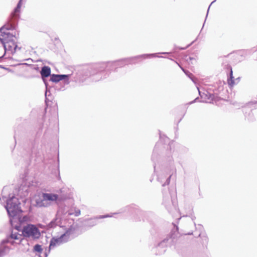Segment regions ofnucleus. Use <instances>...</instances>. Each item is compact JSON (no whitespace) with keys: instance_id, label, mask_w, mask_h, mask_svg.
Masks as SVG:
<instances>
[{"instance_id":"1","label":"nucleus","mask_w":257,"mask_h":257,"mask_svg":"<svg viewBox=\"0 0 257 257\" xmlns=\"http://www.w3.org/2000/svg\"><path fill=\"white\" fill-rule=\"evenodd\" d=\"M160 142L156 143L152 156V161L153 162L154 172L157 175V180L162 184V187H165L169 185L170 179L174 173L176 174V169L174 164H171L169 168L164 167L161 166L159 161V151L161 144L169 142V138L165 135H162L159 131Z\"/></svg>"},{"instance_id":"2","label":"nucleus","mask_w":257,"mask_h":257,"mask_svg":"<svg viewBox=\"0 0 257 257\" xmlns=\"http://www.w3.org/2000/svg\"><path fill=\"white\" fill-rule=\"evenodd\" d=\"M114 61L101 62L93 64L84 71L86 77H91L92 81H98L108 77L111 71L117 70Z\"/></svg>"},{"instance_id":"3","label":"nucleus","mask_w":257,"mask_h":257,"mask_svg":"<svg viewBox=\"0 0 257 257\" xmlns=\"http://www.w3.org/2000/svg\"><path fill=\"white\" fill-rule=\"evenodd\" d=\"M21 203L18 198L14 195H9L6 200V205L5 207L10 218V222L13 225V220L18 219L20 221V214L23 211L20 206Z\"/></svg>"},{"instance_id":"4","label":"nucleus","mask_w":257,"mask_h":257,"mask_svg":"<svg viewBox=\"0 0 257 257\" xmlns=\"http://www.w3.org/2000/svg\"><path fill=\"white\" fill-rule=\"evenodd\" d=\"M0 32V42L3 44L5 50V53L7 51L10 52L12 55H14L18 48V46L13 40V38H15L17 40L19 38V33L16 32L13 33H10L4 31Z\"/></svg>"},{"instance_id":"5","label":"nucleus","mask_w":257,"mask_h":257,"mask_svg":"<svg viewBox=\"0 0 257 257\" xmlns=\"http://www.w3.org/2000/svg\"><path fill=\"white\" fill-rule=\"evenodd\" d=\"M178 227L174 224V228L172 229L169 234L166 238L160 242L154 244L152 248V251L156 255H160L166 251V247L168 245L171 244L175 241L179 235Z\"/></svg>"},{"instance_id":"6","label":"nucleus","mask_w":257,"mask_h":257,"mask_svg":"<svg viewBox=\"0 0 257 257\" xmlns=\"http://www.w3.org/2000/svg\"><path fill=\"white\" fill-rule=\"evenodd\" d=\"M168 52H161L160 53H152V54H144L134 57H128L123 59H119L116 61H114V64H115L116 69L117 70L119 68H121L126 65L136 64V61L139 58L143 59H150L154 57H163L158 55L159 54H169Z\"/></svg>"},{"instance_id":"7","label":"nucleus","mask_w":257,"mask_h":257,"mask_svg":"<svg viewBox=\"0 0 257 257\" xmlns=\"http://www.w3.org/2000/svg\"><path fill=\"white\" fill-rule=\"evenodd\" d=\"M20 9L16 7L11 13L6 24L0 28V32L3 30L7 31L16 30L20 17Z\"/></svg>"},{"instance_id":"8","label":"nucleus","mask_w":257,"mask_h":257,"mask_svg":"<svg viewBox=\"0 0 257 257\" xmlns=\"http://www.w3.org/2000/svg\"><path fill=\"white\" fill-rule=\"evenodd\" d=\"M74 228L71 226L63 234L59 237H53L51 238L49 244V249L52 247H55L57 245H60L63 243H66L70 239V236L74 233Z\"/></svg>"},{"instance_id":"9","label":"nucleus","mask_w":257,"mask_h":257,"mask_svg":"<svg viewBox=\"0 0 257 257\" xmlns=\"http://www.w3.org/2000/svg\"><path fill=\"white\" fill-rule=\"evenodd\" d=\"M22 235L24 237H32L33 239H38L41 236L39 228L35 225L29 224L24 226L22 230Z\"/></svg>"},{"instance_id":"10","label":"nucleus","mask_w":257,"mask_h":257,"mask_svg":"<svg viewBox=\"0 0 257 257\" xmlns=\"http://www.w3.org/2000/svg\"><path fill=\"white\" fill-rule=\"evenodd\" d=\"M163 193V203L165 205L166 208L170 211L171 206L174 207L176 206V197L173 196L170 190H169V193L168 194L165 190V188L162 190Z\"/></svg>"},{"instance_id":"11","label":"nucleus","mask_w":257,"mask_h":257,"mask_svg":"<svg viewBox=\"0 0 257 257\" xmlns=\"http://www.w3.org/2000/svg\"><path fill=\"white\" fill-rule=\"evenodd\" d=\"M256 101H252L249 103L248 105L246 106H244L243 108V112H244V116L245 119H246L249 121H253L255 120V117L253 113L252 112L251 109L250 107L248 106L249 105L251 104H256Z\"/></svg>"},{"instance_id":"12","label":"nucleus","mask_w":257,"mask_h":257,"mask_svg":"<svg viewBox=\"0 0 257 257\" xmlns=\"http://www.w3.org/2000/svg\"><path fill=\"white\" fill-rule=\"evenodd\" d=\"M69 75L66 74H54L51 75L50 81L53 82H58L61 80H64L65 83H69Z\"/></svg>"},{"instance_id":"13","label":"nucleus","mask_w":257,"mask_h":257,"mask_svg":"<svg viewBox=\"0 0 257 257\" xmlns=\"http://www.w3.org/2000/svg\"><path fill=\"white\" fill-rule=\"evenodd\" d=\"M109 217H112V215H110L109 214H105L97 216L94 218H90L86 220V225L90 227L94 226L98 223V219H103Z\"/></svg>"},{"instance_id":"14","label":"nucleus","mask_w":257,"mask_h":257,"mask_svg":"<svg viewBox=\"0 0 257 257\" xmlns=\"http://www.w3.org/2000/svg\"><path fill=\"white\" fill-rule=\"evenodd\" d=\"M10 243L11 244H14V241H11L9 238H6L2 240L0 243V257H3L6 254L7 250L9 249L8 246L6 245V244Z\"/></svg>"},{"instance_id":"15","label":"nucleus","mask_w":257,"mask_h":257,"mask_svg":"<svg viewBox=\"0 0 257 257\" xmlns=\"http://www.w3.org/2000/svg\"><path fill=\"white\" fill-rule=\"evenodd\" d=\"M199 96H200L201 98L202 99V100L199 101L200 102H207L208 100H213L214 99V95L208 92L207 91H206L205 92H201L200 91L198 87H197Z\"/></svg>"},{"instance_id":"16","label":"nucleus","mask_w":257,"mask_h":257,"mask_svg":"<svg viewBox=\"0 0 257 257\" xmlns=\"http://www.w3.org/2000/svg\"><path fill=\"white\" fill-rule=\"evenodd\" d=\"M40 74L43 79L44 82H46L44 78L48 77L49 76L51 77V69L49 66H44L42 67L41 70L40 71Z\"/></svg>"},{"instance_id":"17","label":"nucleus","mask_w":257,"mask_h":257,"mask_svg":"<svg viewBox=\"0 0 257 257\" xmlns=\"http://www.w3.org/2000/svg\"><path fill=\"white\" fill-rule=\"evenodd\" d=\"M42 197L46 202L56 201L58 198V195L55 194L43 193Z\"/></svg>"},{"instance_id":"18","label":"nucleus","mask_w":257,"mask_h":257,"mask_svg":"<svg viewBox=\"0 0 257 257\" xmlns=\"http://www.w3.org/2000/svg\"><path fill=\"white\" fill-rule=\"evenodd\" d=\"M50 205L48 202H46L44 198L42 197V198L37 199L36 200V206L38 207H48Z\"/></svg>"},{"instance_id":"19","label":"nucleus","mask_w":257,"mask_h":257,"mask_svg":"<svg viewBox=\"0 0 257 257\" xmlns=\"http://www.w3.org/2000/svg\"><path fill=\"white\" fill-rule=\"evenodd\" d=\"M172 61H174L179 67L182 70V71L185 73V74L190 78V79L194 82L196 83V79L194 77L193 75L189 71L185 70L184 68H183L177 61H174L173 59L171 58H169Z\"/></svg>"},{"instance_id":"20","label":"nucleus","mask_w":257,"mask_h":257,"mask_svg":"<svg viewBox=\"0 0 257 257\" xmlns=\"http://www.w3.org/2000/svg\"><path fill=\"white\" fill-rule=\"evenodd\" d=\"M23 235L19 234L18 232L14 233L13 231L11 233L10 236H7V238L12 239L15 240H19V243H20L23 240V238L22 237ZM10 241V240H9Z\"/></svg>"},{"instance_id":"21","label":"nucleus","mask_w":257,"mask_h":257,"mask_svg":"<svg viewBox=\"0 0 257 257\" xmlns=\"http://www.w3.org/2000/svg\"><path fill=\"white\" fill-rule=\"evenodd\" d=\"M46 86V90L45 93V102L47 103L48 101H51L52 98L50 89L48 88V84L47 82H45Z\"/></svg>"},{"instance_id":"22","label":"nucleus","mask_w":257,"mask_h":257,"mask_svg":"<svg viewBox=\"0 0 257 257\" xmlns=\"http://www.w3.org/2000/svg\"><path fill=\"white\" fill-rule=\"evenodd\" d=\"M228 67L230 70V72H229V78L228 79V83L230 86L232 87L235 84V80H234V77L233 76V72H232V68L230 66Z\"/></svg>"},{"instance_id":"23","label":"nucleus","mask_w":257,"mask_h":257,"mask_svg":"<svg viewBox=\"0 0 257 257\" xmlns=\"http://www.w3.org/2000/svg\"><path fill=\"white\" fill-rule=\"evenodd\" d=\"M199 237H200L202 239V244L203 246H206L208 242V238L206 234H202L200 233L198 235Z\"/></svg>"},{"instance_id":"24","label":"nucleus","mask_w":257,"mask_h":257,"mask_svg":"<svg viewBox=\"0 0 257 257\" xmlns=\"http://www.w3.org/2000/svg\"><path fill=\"white\" fill-rule=\"evenodd\" d=\"M33 250L34 251L41 253L43 250V249L41 245L39 244H36L34 245Z\"/></svg>"},{"instance_id":"25","label":"nucleus","mask_w":257,"mask_h":257,"mask_svg":"<svg viewBox=\"0 0 257 257\" xmlns=\"http://www.w3.org/2000/svg\"><path fill=\"white\" fill-rule=\"evenodd\" d=\"M184 59L186 61H187L189 64H193V63L192 61H195V62L196 61L195 58L190 56H188L187 55H186L184 57Z\"/></svg>"},{"instance_id":"26","label":"nucleus","mask_w":257,"mask_h":257,"mask_svg":"<svg viewBox=\"0 0 257 257\" xmlns=\"http://www.w3.org/2000/svg\"><path fill=\"white\" fill-rule=\"evenodd\" d=\"M134 207L133 206H127L125 207L123 209H122L123 210L121 211V212H125V211H128L132 212V209H134Z\"/></svg>"},{"instance_id":"27","label":"nucleus","mask_w":257,"mask_h":257,"mask_svg":"<svg viewBox=\"0 0 257 257\" xmlns=\"http://www.w3.org/2000/svg\"><path fill=\"white\" fill-rule=\"evenodd\" d=\"M56 226V221L55 220H52L48 224L47 227L48 228H54Z\"/></svg>"},{"instance_id":"28","label":"nucleus","mask_w":257,"mask_h":257,"mask_svg":"<svg viewBox=\"0 0 257 257\" xmlns=\"http://www.w3.org/2000/svg\"><path fill=\"white\" fill-rule=\"evenodd\" d=\"M216 0H214L213 2H211V3L210 4V5H209L208 8V10H207V14H206V18H207V16H208V12H209V9H210V7L211 6V5L214 3ZM206 19H205V20L206 21ZM205 23V21H204V23Z\"/></svg>"},{"instance_id":"29","label":"nucleus","mask_w":257,"mask_h":257,"mask_svg":"<svg viewBox=\"0 0 257 257\" xmlns=\"http://www.w3.org/2000/svg\"><path fill=\"white\" fill-rule=\"evenodd\" d=\"M22 0H19L18 3L17 4V7L20 8L21 9L22 6Z\"/></svg>"},{"instance_id":"30","label":"nucleus","mask_w":257,"mask_h":257,"mask_svg":"<svg viewBox=\"0 0 257 257\" xmlns=\"http://www.w3.org/2000/svg\"><path fill=\"white\" fill-rule=\"evenodd\" d=\"M22 0H19L18 3L17 4V7L20 8L21 9L22 6Z\"/></svg>"},{"instance_id":"31","label":"nucleus","mask_w":257,"mask_h":257,"mask_svg":"<svg viewBox=\"0 0 257 257\" xmlns=\"http://www.w3.org/2000/svg\"><path fill=\"white\" fill-rule=\"evenodd\" d=\"M199 100V97H197L194 100H193V101L190 102L188 104H192V103H194V102H196L197 101H198L199 102L200 100Z\"/></svg>"},{"instance_id":"32","label":"nucleus","mask_w":257,"mask_h":257,"mask_svg":"<svg viewBox=\"0 0 257 257\" xmlns=\"http://www.w3.org/2000/svg\"><path fill=\"white\" fill-rule=\"evenodd\" d=\"M80 214V210L79 209H77V210H75V216H78Z\"/></svg>"},{"instance_id":"33","label":"nucleus","mask_w":257,"mask_h":257,"mask_svg":"<svg viewBox=\"0 0 257 257\" xmlns=\"http://www.w3.org/2000/svg\"><path fill=\"white\" fill-rule=\"evenodd\" d=\"M49 252L50 249H49L48 251H45V252L44 253V257H47Z\"/></svg>"},{"instance_id":"34","label":"nucleus","mask_w":257,"mask_h":257,"mask_svg":"<svg viewBox=\"0 0 257 257\" xmlns=\"http://www.w3.org/2000/svg\"><path fill=\"white\" fill-rule=\"evenodd\" d=\"M0 68H2V69H6V70H10L9 68H6L5 66H4L3 65H0Z\"/></svg>"},{"instance_id":"35","label":"nucleus","mask_w":257,"mask_h":257,"mask_svg":"<svg viewBox=\"0 0 257 257\" xmlns=\"http://www.w3.org/2000/svg\"><path fill=\"white\" fill-rule=\"evenodd\" d=\"M169 161L172 162L173 161V158L172 157H169Z\"/></svg>"},{"instance_id":"36","label":"nucleus","mask_w":257,"mask_h":257,"mask_svg":"<svg viewBox=\"0 0 257 257\" xmlns=\"http://www.w3.org/2000/svg\"><path fill=\"white\" fill-rule=\"evenodd\" d=\"M5 55H6V54H5V53H4V54L3 56H1V57H0V62H1V60L3 59V58L4 57V56H5Z\"/></svg>"},{"instance_id":"37","label":"nucleus","mask_w":257,"mask_h":257,"mask_svg":"<svg viewBox=\"0 0 257 257\" xmlns=\"http://www.w3.org/2000/svg\"><path fill=\"white\" fill-rule=\"evenodd\" d=\"M20 226H16L15 228H16L17 230H18V231H20Z\"/></svg>"},{"instance_id":"38","label":"nucleus","mask_w":257,"mask_h":257,"mask_svg":"<svg viewBox=\"0 0 257 257\" xmlns=\"http://www.w3.org/2000/svg\"><path fill=\"white\" fill-rule=\"evenodd\" d=\"M28 192L27 191V190H26L25 191V194H24V195H28Z\"/></svg>"},{"instance_id":"39","label":"nucleus","mask_w":257,"mask_h":257,"mask_svg":"<svg viewBox=\"0 0 257 257\" xmlns=\"http://www.w3.org/2000/svg\"><path fill=\"white\" fill-rule=\"evenodd\" d=\"M192 234V232H188V233H185V235H190V234Z\"/></svg>"},{"instance_id":"40","label":"nucleus","mask_w":257,"mask_h":257,"mask_svg":"<svg viewBox=\"0 0 257 257\" xmlns=\"http://www.w3.org/2000/svg\"><path fill=\"white\" fill-rule=\"evenodd\" d=\"M7 187H4L3 189V191L2 192H3L5 190H6L7 189Z\"/></svg>"},{"instance_id":"41","label":"nucleus","mask_w":257,"mask_h":257,"mask_svg":"<svg viewBox=\"0 0 257 257\" xmlns=\"http://www.w3.org/2000/svg\"><path fill=\"white\" fill-rule=\"evenodd\" d=\"M239 79H240V78H239V77L237 78L236 79V81H237V83L239 82Z\"/></svg>"},{"instance_id":"42","label":"nucleus","mask_w":257,"mask_h":257,"mask_svg":"<svg viewBox=\"0 0 257 257\" xmlns=\"http://www.w3.org/2000/svg\"><path fill=\"white\" fill-rule=\"evenodd\" d=\"M17 50H21V47H18V48H17Z\"/></svg>"},{"instance_id":"43","label":"nucleus","mask_w":257,"mask_h":257,"mask_svg":"<svg viewBox=\"0 0 257 257\" xmlns=\"http://www.w3.org/2000/svg\"><path fill=\"white\" fill-rule=\"evenodd\" d=\"M185 49V48H180V49L181 50H184Z\"/></svg>"},{"instance_id":"44","label":"nucleus","mask_w":257,"mask_h":257,"mask_svg":"<svg viewBox=\"0 0 257 257\" xmlns=\"http://www.w3.org/2000/svg\"><path fill=\"white\" fill-rule=\"evenodd\" d=\"M199 226H200V227L201 228H203V226H202V225H199Z\"/></svg>"},{"instance_id":"45","label":"nucleus","mask_w":257,"mask_h":257,"mask_svg":"<svg viewBox=\"0 0 257 257\" xmlns=\"http://www.w3.org/2000/svg\"><path fill=\"white\" fill-rule=\"evenodd\" d=\"M172 144V143H171V144H170V143H169V147H170V148H171V146Z\"/></svg>"},{"instance_id":"46","label":"nucleus","mask_w":257,"mask_h":257,"mask_svg":"<svg viewBox=\"0 0 257 257\" xmlns=\"http://www.w3.org/2000/svg\"><path fill=\"white\" fill-rule=\"evenodd\" d=\"M39 257H44V256H41L40 254L39 255Z\"/></svg>"},{"instance_id":"47","label":"nucleus","mask_w":257,"mask_h":257,"mask_svg":"<svg viewBox=\"0 0 257 257\" xmlns=\"http://www.w3.org/2000/svg\"><path fill=\"white\" fill-rule=\"evenodd\" d=\"M182 120V118H180V120L179 121V122Z\"/></svg>"}]
</instances>
